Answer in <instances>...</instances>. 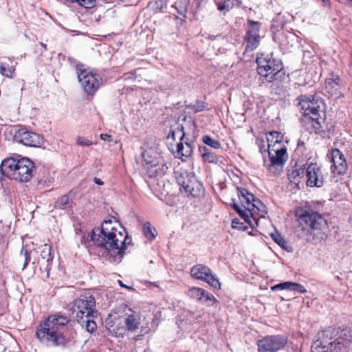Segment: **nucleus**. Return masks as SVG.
Instances as JSON below:
<instances>
[{
  "instance_id": "f257e3e1",
  "label": "nucleus",
  "mask_w": 352,
  "mask_h": 352,
  "mask_svg": "<svg viewBox=\"0 0 352 352\" xmlns=\"http://www.w3.org/2000/svg\"><path fill=\"white\" fill-rule=\"evenodd\" d=\"M89 237V241L103 250V256L111 257L114 261H120L127 246L132 243L125 228L112 219H106L101 228H94L87 240Z\"/></svg>"
},
{
  "instance_id": "f03ea898",
  "label": "nucleus",
  "mask_w": 352,
  "mask_h": 352,
  "mask_svg": "<svg viewBox=\"0 0 352 352\" xmlns=\"http://www.w3.org/2000/svg\"><path fill=\"white\" fill-rule=\"evenodd\" d=\"M69 322V318L65 315H50L38 326L36 337L48 346H65L69 342L65 334Z\"/></svg>"
},
{
  "instance_id": "7ed1b4c3",
  "label": "nucleus",
  "mask_w": 352,
  "mask_h": 352,
  "mask_svg": "<svg viewBox=\"0 0 352 352\" xmlns=\"http://www.w3.org/2000/svg\"><path fill=\"white\" fill-rule=\"evenodd\" d=\"M352 343V335L348 330L329 327L316 336L311 352H346Z\"/></svg>"
},
{
  "instance_id": "20e7f679",
  "label": "nucleus",
  "mask_w": 352,
  "mask_h": 352,
  "mask_svg": "<svg viewBox=\"0 0 352 352\" xmlns=\"http://www.w3.org/2000/svg\"><path fill=\"white\" fill-rule=\"evenodd\" d=\"M298 221L303 230L309 232L307 241L318 243L325 240L327 221L321 214L314 211H305L300 214Z\"/></svg>"
},
{
  "instance_id": "39448f33",
  "label": "nucleus",
  "mask_w": 352,
  "mask_h": 352,
  "mask_svg": "<svg viewBox=\"0 0 352 352\" xmlns=\"http://www.w3.org/2000/svg\"><path fill=\"white\" fill-rule=\"evenodd\" d=\"M34 169V163L27 157L8 158L0 165V171L3 175L21 182H28L33 175Z\"/></svg>"
},
{
  "instance_id": "423d86ee",
  "label": "nucleus",
  "mask_w": 352,
  "mask_h": 352,
  "mask_svg": "<svg viewBox=\"0 0 352 352\" xmlns=\"http://www.w3.org/2000/svg\"><path fill=\"white\" fill-rule=\"evenodd\" d=\"M258 74L267 82H281L285 79V72L282 63L275 58L272 53L262 54L256 60Z\"/></svg>"
},
{
  "instance_id": "0eeeda50",
  "label": "nucleus",
  "mask_w": 352,
  "mask_h": 352,
  "mask_svg": "<svg viewBox=\"0 0 352 352\" xmlns=\"http://www.w3.org/2000/svg\"><path fill=\"white\" fill-rule=\"evenodd\" d=\"M321 101L314 98L304 96L299 103L300 109L302 111L301 122L302 125L309 131H316L321 128L322 120L321 113L322 112L320 107Z\"/></svg>"
},
{
  "instance_id": "6e6552de",
  "label": "nucleus",
  "mask_w": 352,
  "mask_h": 352,
  "mask_svg": "<svg viewBox=\"0 0 352 352\" xmlns=\"http://www.w3.org/2000/svg\"><path fill=\"white\" fill-rule=\"evenodd\" d=\"M267 153L270 163L267 164V161L265 160L264 165L267 168L270 173L276 175L280 171L282 166L288 159L287 148L281 144V142L278 139L274 143L270 139H267Z\"/></svg>"
},
{
  "instance_id": "1a4fd4ad",
  "label": "nucleus",
  "mask_w": 352,
  "mask_h": 352,
  "mask_svg": "<svg viewBox=\"0 0 352 352\" xmlns=\"http://www.w3.org/2000/svg\"><path fill=\"white\" fill-rule=\"evenodd\" d=\"M144 161V167L150 177H161L167 170L166 160L161 153L152 148H148L142 153Z\"/></svg>"
},
{
  "instance_id": "9d476101",
  "label": "nucleus",
  "mask_w": 352,
  "mask_h": 352,
  "mask_svg": "<svg viewBox=\"0 0 352 352\" xmlns=\"http://www.w3.org/2000/svg\"><path fill=\"white\" fill-rule=\"evenodd\" d=\"M240 204L234 202L233 208L245 221L249 222L254 212L258 210L260 201L245 188H237Z\"/></svg>"
},
{
  "instance_id": "9b49d317",
  "label": "nucleus",
  "mask_w": 352,
  "mask_h": 352,
  "mask_svg": "<svg viewBox=\"0 0 352 352\" xmlns=\"http://www.w3.org/2000/svg\"><path fill=\"white\" fill-rule=\"evenodd\" d=\"M183 121L186 122V126L179 124L177 129H171L168 135V138H172L173 140H175L177 136L179 138L181 142L177 144V155L179 157L191 155L192 153V144L186 141H183L186 134L185 129L187 128L190 129H195V123L191 118H187L184 117Z\"/></svg>"
},
{
  "instance_id": "f8f14e48",
  "label": "nucleus",
  "mask_w": 352,
  "mask_h": 352,
  "mask_svg": "<svg viewBox=\"0 0 352 352\" xmlns=\"http://www.w3.org/2000/svg\"><path fill=\"white\" fill-rule=\"evenodd\" d=\"M75 70L78 82L83 88H99L102 85L101 76L94 69L78 63L76 65Z\"/></svg>"
},
{
  "instance_id": "ddd939ff",
  "label": "nucleus",
  "mask_w": 352,
  "mask_h": 352,
  "mask_svg": "<svg viewBox=\"0 0 352 352\" xmlns=\"http://www.w3.org/2000/svg\"><path fill=\"white\" fill-rule=\"evenodd\" d=\"M96 300L91 295H81L74 302V311L76 313V320L85 318H94L97 315L95 309Z\"/></svg>"
},
{
  "instance_id": "4468645a",
  "label": "nucleus",
  "mask_w": 352,
  "mask_h": 352,
  "mask_svg": "<svg viewBox=\"0 0 352 352\" xmlns=\"http://www.w3.org/2000/svg\"><path fill=\"white\" fill-rule=\"evenodd\" d=\"M261 23L250 19L247 21V29L244 36L246 43L245 52H250L256 50L260 45Z\"/></svg>"
},
{
  "instance_id": "2eb2a0df",
  "label": "nucleus",
  "mask_w": 352,
  "mask_h": 352,
  "mask_svg": "<svg viewBox=\"0 0 352 352\" xmlns=\"http://www.w3.org/2000/svg\"><path fill=\"white\" fill-rule=\"evenodd\" d=\"M177 181L178 184L192 197L199 196L203 192V186L193 173L182 171L177 177Z\"/></svg>"
},
{
  "instance_id": "dca6fc26",
  "label": "nucleus",
  "mask_w": 352,
  "mask_h": 352,
  "mask_svg": "<svg viewBox=\"0 0 352 352\" xmlns=\"http://www.w3.org/2000/svg\"><path fill=\"white\" fill-rule=\"evenodd\" d=\"M287 343V338L285 336H267L258 340V352H277L283 349Z\"/></svg>"
},
{
  "instance_id": "f3484780",
  "label": "nucleus",
  "mask_w": 352,
  "mask_h": 352,
  "mask_svg": "<svg viewBox=\"0 0 352 352\" xmlns=\"http://www.w3.org/2000/svg\"><path fill=\"white\" fill-rule=\"evenodd\" d=\"M192 277L195 279L207 282L215 289L221 288V283L216 276L213 275L211 270L206 265L197 264L194 265L190 270Z\"/></svg>"
},
{
  "instance_id": "a211bd4d",
  "label": "nucleus",
  "mask_w": 352,
  "mask_h": 352,
  "mask_svg": "<svg viewBox=\"0 0 352 352\" xmlns=\"http://www.w3.org/2000/svg\"><path fill=\"white\" fill-rule=\"evenodd\" d=\"M14 138L16 142L28 146H40L43 142V139L39 134L28 131L25 129L16 131Z\"/></svg>"
},
{
  "instance_id": "6ab92c4d",
  "label": "nucleus",
  "mask_w": 352,
  "mask_h": 352,
  "mask_svg": "<svg viewBox=\"0 0 352 352\" xmlns=\"http://www.w3.org/2000/svg\"><path fill=\"white\" fill-rule=\"evenodd\" d=\"M274 41L278 43L280 48L284 51H289L297 43L298 36L289 31H280L274 34Z\"/></svg>"
},
{
  "instance_id": "aec40b11",
  "label": "nucleus",
  "mask_w": 352,
  "mask_h": 352,
  "mask_svg": "<svg viewBox=\"0 0 352 352\" xmlns=\"http://www.w3.org/2000/svg\"><path fill=\"white\" fill-rule=\"evenodd\" d=\"M307 186L321 187L324 183V177L320 167L316 163H311L306 170Z\"/></svg>"
},
{
  "instance_id": "412c9836",
  "label": "nucleus",
  "mask_w": 352,
  "mask_h": 352,
  "mask_svg": "<svg viewBox=\"0 0 352 352\" xmlns=\"http://www.w3.org/2000/svg\"><path fill=\"white\" fill-rule=\"evenodd\" d=\"M186 294L190 298L208 306L212 305L216 301L212 294L200 287H192L186 292Z\"/></svg>"
},
{
  "instance_id": "4be33fe9",
  "label": "nucleus",
  "mask_w": 352,
  "mask_h": 352,
  "mask_svg": "<svg viewBox=\"0 0 352 352\" xmlns=\"http://www.w3.org/2000/svg\"><path fill=\"white\" fill-rule=\"evenodd\" d=\"M331 159L333 162L332 171L338 175L344 174L347 169V164L342 153L338 148L333 149Z\"/></svg>"
},
{
  "instance_id": "5701e85b",
  "label": "nucleus",
  "mask_w": 352,
  "mask_h": 352,
  "mask_svg": "<svg viewBox=\"0 0 352 352\" xmlns=\"http://www.w3.org/2000/svg\"><path fill=\"white\" fill-rule=\"evenodd\" d=\"M126 327L131 331H135L137 330L141 325L142 320L144 319V317L142 316L140 312L135 311L131 309H129V312L126 314Z\"/></svg>"
},
{
  "instance_id": "b1692460",
  "label": "nucleus",
  "mask_w": 352,
  "mask_h": 352,
  "mask_svg": "<svg viewBox=\"0 0 352 352\" xmlns=\"http://www.w3.org/2000/svg\"><path fill=\"white\" fill-rule=\"evenodd\" d=\"M106 327L109 333L116 337L122 336L125 332V328L122 326L118 318L109 316L106 319Z\"/></svg>"
},
{
  "instance_id": "393cba45",
  "label": "nucleus",
  "mask_w": 352,
  "mask_h": 352,
  "mask_svg": "<svg viewBox=\"0 0 352 352\" xmlns=\"http://www.w3.org/2000/svg\"><path fill=\"white\" fill-rule=\"evenodd\" d=\"M41 265L47 271V274H49L53 259V256L51 254V247L50 245L45 244L42 246L41 251Z\"/></svg>"
},
{
  "instance_id": "a878e982",
  "label": "nucleus",
  "mask_w": 352,
  "mask_h": 352,
  "mask_svg": "<svg viewBox=\"0 0 352 352\" xmlns=\"http://www.w3.org/2000/svg\"><path fill=\"white\" fill-rule=\"evenodd\" d=\"M199 153L201 156L203 161L206 163L217 164L219 157L206 146H199Z\"/></svg>"
},
{
  "instance_id": "bb28decb",
  "label": "nucleus",
  "mask_w": 352,
  "mask_h": 352,
  "mask_svg": "<svg viewBox=\"0 0 352 352\" xmlns=\"http://www.w3.org/2000/svg\"><path fill=\"white\" fill-rule=\"evenodd\" d=\"M241 4L239 0H221L217 3V9L221 12H228L235 6L239 7Z\"/></svg>"
},
{
  "instance_id": "cd10ccee",
  "label": "nucleus",
  "mask_w": 352,
  "mask_h": 352,
  "mask_svg": "<svg viewBox=\"0 0 352 352\" xmlns=\"http://www.w3.org/2000/svg\"><path fill=\"white\" fill-rule=\"evenodd\" d=\"M15 68L8 61H0V74L8 78H13Z\"/></svg>"
},
{
  "instance_id": "c85d7f7f",
  "label": "nucleus",
  "mask_w": 352,
  "mask_h": 352,
  "mask_svg": "<svg viewBox=\"0 0 352 352\" xmlns=\"http://www.w3.org/2000/svg\"><path fill=\"white\" fill-rule=\"evenodd\" d=\"M167 0H154L148 3L150 7L155 13L161 12L166 7Z\"/></svg>"
},
{
  "instance_id": "c756f323",
  "label": "nucleus",
  "mask_w": 352,
  "mask_h": 352,
  "mask_svg": "<svg viewBox=\"0 0 352 352\" xmlns=\"http://www.w3.org/2000/svg\"><path fill=\"white\" fill-rule=\"evenodd\" d=\"M72 194L64 195L60 197L55 202L56 208L63 209L72 203Z\"/></svg>"
},
{
  "instance_id": "7c9ffc66",
  "label": "nucleus",
  "mask_w": 352,
  "mask_h": 352,
  "mask_svg": "<svg viewBox=\"0 0 352 352\" xmlns=\"http://www.w3.org/2000/svg\"><path fill=\"white\" fill-rule=\"evenodd\" d=\"M94 318H85L82 320H77L78 323H80L82 327H85L87 331L89 333L94 332L96 327V323L93 320Z\"/></svg>"
},
{
  "instance_id": "2f4dec72",
  "label": "nucleus",
  "mask_w": 352,
  "mask_h": 352,
  "mask_svg": "<svg viewBox=\"0 0 352 352\" xmlns=\"http://www.w3.org/2000/svg\"><path fill=\"white\" fill-rule=\"evenodd\" d=\"M202 141L205 144L214 149H219L221 147V143L218 140L207 135L202 137Z\"/></svg>"
},
{
  "instance_id": "473e14b6",
  "label": "nucleus",
  "mask_w": 352,
  "mask_h": 352,
  "mask_svg": "<svg viewBox=\"0 0 352 352\" xmlns=\"http://www.w3.org/2000/svg\"><path fill=\"white\" fill-rule=\"evenodd\" d=\"M143 232L144 235L149 240H153L156 236V231L151 226V224L149 222H146L143 226Z\"/></svg>"
},
{
  "instance_id": "72a5a7b5",
  "label": "nucleus",
  "mask_w": 352,
  "mask_h": 352,
  "mask_svg": "<svg viewBox=\"0 0 352 352\" xmlns=\"http://www.w3.org/2000/svg\"><path fill=\"white\" fill-rule=\"evenodd\" d=\"M340 79L338 75L331 74L325 80L326 88H334L335 87L340 86Z\"/></svg>"
},
{
  "instance_id": "f704fd0d",
  "label": "nucleus",
  "mask_w": 352,
  "mask_h": 352,
  "mask_svg": "<svg viewBox=\"0 0 352 352\" xmlns=\"http://www.w3.org/2000/svg\"><path fill=\"white\" fill-rule=\"evenodd\" d=\"M71 3H76L79 6L87 8H92L96 6V0H67Z\"/></svg>"
},
{
  "instance_id": "c9c22d12",
  "label": "nucleus",
  "mask_w": 352,
  "mask_h": 352,
  "mask_svg": "<svg viewBox=\"0 0 352 352\" xmlns=\"http://www.w3.org/2000/svg\"><path fill=\"white\" fill-rule=\"evenodd\" d=\"M30 255H31V252H29L25 248H22V249L21 250V253H20V259L23 261V268H22L23 270H24L27 267L28 264L30 261V260H31Z\"/></svg>"
},
{
  "instance_id": "e433bc0d",
  "label": "nucleus",
  "mask_w": 352,
  "mask_h": 352,
  "mask_svg": "<svg viewBox=\"0 0 352 352\" xmlns=\"http://www.w3.org/2000/svg\"><path fill=\"white\" fill-rule=\"evenodd\" d=\"M271 236L273 240L283 249H287V242L278 232L272 233Z\"/></svg>"
},
{
  "instance_id": "4c0bfd02",
  "label": "nucleus",
  "mask_w": 352,
  "mask_h": 352,
  "mask_svg": "<svg viewBox=\"0 0 352 352\" xmlns=\"http://www.w3.org/2000/svg\"><path fill=\"white\" fill-rule=\"evenodd\" d=\"M293 282H285L282 283H279L272 287L273 290L276 289H288L292 291V288L294 287Z\"/></svg>"
},
{
  "instance_id": "58836bf2",
  "label": "nucleus",
  "mask_w": 352,
  "mask_h": 352,
  "mask_svg": "<svg viewBox=\"0 0 352 352\" xmlns=\"http://www.w3.org/2000/svg\"><path fill=\"white\" fill-rule=\"evenodd\" d=\"M76 144L79 146H89L92 144V142L84 137L78 136L76 138Z\"/></svg>"
},
{
  "instance_id": "ea45409f",
  "label": "nucleus",
  "mask_w": 352,
  "mask_h": 352,
  "mask_svg": "<svg viewBox=\"0 0 352 352\" xmlns=\"http://www.w3.org/2000/svg\"><path fill=\"white\" fill-rule=\"evenodd\" d=\"M292 291L297 292L300 294H304L307 292L305 287L303 285L296 283H294V287L292 288Z\"/></svg>"
},
{
  "instance_id": "a19ab883",
  "label": "nucleus",
  "mask_w": 352,
  "mask_h": 352,
  "mask_svg": "<svg viewBox=\"0 0 352 352\" xmlns=\"http://www.w3.org/2000/svg\"><path fill=\"white\" fill-rule=\"evenodd\" d=\"M241 224L237 219H234L232 222L233 228L243 229L245 227H242Z\"/></svg>"
},
{
  "instance_id": "79ce46f5",
  "label": "nucleus",
  "mask_w": 352,
  "mask_h": 352,
  "mask_svg": "<svg viewBox=\"0 0 352 352\" xmlns=\"http://www.w3.org/2000/svg\"><path fill=\"white\" fill-rule=\"evenodd\" d=\"M100 138H101V140H102L104 141H107V142L113 141V138H111V136L108 134H101Z\"/></svg>"
},
{
  "instance_id": "37998d69",
  "label": "nucleus",
  "mask_w": 352,
  "mask_h": 352,
  "mask_svg": "<svg viewBox=\"0 0 352 352\" xmlns=\"http://www.w3.org/2000/svg\"><path fill=\"white\" fill-rule=\"evenodd\" d=\"M204 109V105L203 103L201 104H197V107L195 108V111L199 112L201 111Z\"/></svg>"
},
{
  "instance_id": "c03bdc74",
  "label": "nucleus",
  "mask_w": 352,
  "mask_h": 352,
  "mask_svg": "<svg viewBox=\"0 0 352 352\" xmlns=\"http://www.w3.org/2000/svg\"><path fill=\"white\" fill-rule=\"evenodd\" d=\"M128 76H129V78L132 77V78H133V79H135V77L134 76V75H133V74H125L122 77V79H124V80H126V79H127Z\"/></svg>"
},
{
  "instance_id": "a18cd8bd",
  "label": "nucleus",
  "mask_w": 352,
  "mask_h": 352,
  "mask_svg": "<svg viewBox=\"0 0 352 352\" xmlns=\"http://www.w3.org/2000/svg\"><path fill=\"white\" fill-rule=\"evenodd\" d=\"M94 181L95 184H96L98 185H102L103 184V182L100 179H99V178L95 177L94 179Z\"/></svg>"
},
{
  "instance_id": "49530a36",
  "label": "nucleus",
  "mask_w": 352,
  "mask_h": 352,
  "mask_svg": "<svg viewBox=\"0 0 352 352\" xmlns=\"http://www.w3.org/2000/svg\"><path fill=\"white\" fill-rule=\"evenodd\" d=\"M270 135L272 138L276 137V138H278L279 133L276 131H273L270 133Z\"/></svg>"
},
{
  "instance_id": "de8ad7c7",
  "label": "nucleus",
  "mask_w": 352,
  "mask_h": 352,
  "mask_svg": "<svg viewBox=\"0 0 352 352\" xmlns=\"http://www.w3.org/2000/svg\"><path fill=\"white\" fill-rule=\"evenodd\" d=\"M96 90V89H89V91L87 93H88V94L93 96Z\"/></svg>"
},
{
  "instance_id": "09e8293b",
  "label": "nucleus",
  "mask_w": 352,
  "mask_h": 352,
  "mask_svg": "<svg viewBox=\"0 0 352 352\" xmlns=\"http://www.w3.org/2000/svg\"><path fill=\"white\" fill-rule=\"evenodd\" d=\"M118 282L120 285H121L122 287H126L120 280H119Z\"/></svg>"
},
{
  "instance_id": "8fccbe9b",
  "label": "nucleus",
  "mask_w": 352,
  "mask_h": 352,
  "mask_svg": "<svg viewBox=\"0 0 352 352\" xmlns=\"http://www.w3.org/2000/svg\"><path fill=\"white\" fill-rule=\"evenodd\" d=\"M349 2H351L352 3V0H348Z\"/></svg>"
}]
</instances>
